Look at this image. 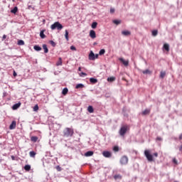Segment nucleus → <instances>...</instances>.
<instances>
[{
    "label": "nucleus",
    "instance_id": "obj_1",
    "mask_svg": "<svg viewBox=\"0 0 182 182\" xmlns=\"http://www.w3.org/2000/svg\"><path fill=\"white\" fill-rule=\"evenodd\" d=\"M75 131L72 128L67 127L63 130V137H72Z\"/></svg>",
    "mask_w": 182,
    "mask_h": 182
},
{
    "label": "nucleus",
    "instance_id": "obj_2",
    "mask_svg": "<svg viewBox=\"0 0 182 182\" xmlns=\"http://www.w3.org/2000/svg\"><path fill=\"white\" fill-rule=\"evenodd\" d=\"M129 130H130V127L129 125H122L119 129L120 136H124V134H126Z\"/></svg>",
    "mask_w": 182,
    "mask_h": 182
},
{
    "label": "nucleus",
    "instance_id": "obj_3",
    "mask_svg": "<svg viewBox=\"0 0 182 182\" xmlns=\"http://www.w3.org/2000/svg\"><path fill=\"white\" fill-rule=\"evenodd\" d=\"M50 28L52 31H55V29H58V31H62V29H63V26L58 21H56L50 26Z\"/></svg>",
    "mask_w": 182,
    "mask_h": 182
},
{
    "label": "nucleus",
    "instance_id": "obj_4",
    "mask_svg": "<svg viewBox=\"0 0 182 182\" xmlns=\"http://www.w3.org/2000/svg\"><path fill=\"white\" fill-rule=\"evenodd\" d=\"M144 156L146 157L148 161H154V159H153V155H151L150 150H145Z\"/></svg>",
    "mask_w": 182,
    "mask_h": 182
},
{
    "label": "nucleus",
    "instance_id": "obj_5",
    "mask_svg": "<svg viewBox=\"0 0 182 182\" xmlns=\"http://www.w3.org/2000/svg\"><path fill=\"white\" fill-rule=\"evenodd\" d=\"M119 163L122 166H126V164L129 163V157H127V156H122V158L120 159Z\"/></svg>",
    "mask_w": 182,
    "mask_h": 182
},
{
    "label": "nucleus",
    "instance_id": "obj_6",
    "mask_svg": "<svg viewBox=\"0 0 182 182\" xmlns=\"http://www.w3.org/2000/svg\"><path fill=\"white\" fill-rule=\"evenodd\" d=\"M119 60L120 63H122V65H124V66H125L126 68L129 66V60H124V58H119Z\"/></svg>",
    "mask_w": 182,
    "mask_h": 182
},
{
    "label": "nucleus",
    "instance_id": "obj_7",
    "mask_svg": "<svg viewBox=\"0 0 182 182\" xmlns=\"http://www.w3.org/2000/svg\"><path fill=\"white\" fill-rule=\"evenodd\" d=\"M10 130H14L16 129V121H12L11 124L9 126Z\"/></svg>",
    "mask_w": 182,
    "mask_h": 182
},
{
    "label": "nucleus",
    "instance_id": "obj_8",
    "mask_svg": "<svg viewBox=\"0 0 182 182\" xmlns=\"http://www.w3.org/2000/svg\"><path fill=\"white\" fill-rule=\"evenodd\" d=\"M102 155L104 156V157H107V158L112 157V153L107 151H103Z\"/></svg>",
    "mask_w": 182,
    "mask_h": 182
},
{
    "label": "nucleus",
    "instance_id": "obj_9",
    "mask_svg": "<svg viewBox=\"0 0 182 182\" xmlns=\"http://www.w3.org/2000/svg\"><path fill=\"white\" fill-rule=\"evenodd\" d=\"M90 36L92 38V39H95V38H96V32L95 30H91L90 31Z\"/></svg>",
    "mask_w": 182,
    "mask_h": 182
},
{
    "label": "nucleus",
    "instance_id": "obj_10",
    "mask_svg": "<svg viewBox=\"0 0 182 182\" xmlns=\"http://www.w3.org/2000/svg\"><path fill=\"white\" fill-rule=\"evenodd\" d=\"M88 59L90 60H95V53H93V51H90L88 56Z\"/></svg>",
    "mask_w": 182,
    "mask_h": 182
},
{
    "label": "nucleus",
    "instance_id": "obj_11",
    "mask_svg": "<svg viewBox=\"0 0 182 182\" xmlns=\"http://www.w3.org/2000/svg\"><path fill=\"white\" fill-rule=\"evenodd\" d=\"M122 35H124V36H130V35L132 34V33H130V31H122Z\"/></svg>",
    "mask_w": 182,
    "mask_h": 182
},
{
    "label": "nucleus",
    "instance_id": "obj_12",
    "mask_svg": "<svg viewBox=\"0 0 182 182\" xmlns=\"http://www.w3.org/2000/svg\"><path fill=\"white\" fill-rule=\"evenodd\" d=\"M40 37L41 38V39H45V38H46V36L45 35V30H42L40 32Z\"/></svg>",
    "mask_w": 182,
    "mask_h": 182
},
{
    "label": "nucleus",
    "instance_id": "obj_13",
    "mask_svg": "<svg viewBox=\"0 0 182 182\" xmlns=\"http://www.w3.org/2000/svg\"><path fill=\"white\" fill-rule=\"evenodd\" d=\"M18 107H21V102H18L13 105L12 109L13 110H16V109H18Z\"/></svg>",
    "mask_w": 182,
    "mask_h": 182
},
{
    "label": "nucleus",
    "instance_id": "obj_14",
    "mask_svg": "<svg viewBox=\"0 0 182 182\" xmlns=\"http://www.w3.org/2000/svg\"><path fill=\"white\" fill-rule=\"evenodd\" d=\"M90 82L92 85H95V84L97 83V79L91 77V78H90Z\"/></svg>",
    "mask_w": 182,
    "mask_h": 182
},
{
    "label": "nucleus",
    "instance_id": "obj_15",
    "mask_svg": "<svg viewBox=\"0 0 182 182\" xmlns=\"http://www.w3.org/2000/svg\"><path fill=\"white\" fill-rule=\"evenodd\" d=\"M68 92H69V90L68 89V87H65L63 90L62 95H63V96H66Z\"/></svg>",
    "mask_w": 182,
    "mask_h": 182
},
{
    "label": "nucleus",
    "instance_id": "obj_16",
    "mask_svg": "<svg viewBox=\"0 0 182 182\" xmlns=\"http://www.w3.org/2000/svg\"><path fill=\"white\" fill-rule=\"evenodd\" d=\"M85 156L86 157H90L91 156H93V151H87V152L85 154Z\"/></svg>",
    "mask_w": 182,
    "mask_h": 182
},
{
    "label": "nucleus",
    "instance_id": "obj_17",
    "mask_svg": "<svg viewBox=\"0 0 182 182\" xmlns=\"http://www.w3.org/2000/svg\"><path fill=\"white\" fill-rule=\"evenodd\" d=\"M87 112H89V113H93L95 112V109H93V107L90 105L87 107Z\"/></svg>",
    "mask_w": 182,
    "mask_h": 182
},
{
    "label": "nucleus",
    "instance_id": "obj_18",
    "mask_svg": "<svg viewBox=\"0 0 182 182\" xmlns=\"http://www.w3.org/2000/svg\"><path fill=\"white\" fill-rule=\"evenodd\" d=\"M146 114H150V109H146L144 112H142L143 116H146Z\"/></svg>",
    "mask_w": 182,
    "mask_h": 182
},
{
    "label": "nucleus",
    "instance_id": "obj_19",
    "mask_svg": "<svg viewBox=\"0 0 182 182\" xmlns=\"http://www.w3.org/2000/svg\"><path fill=\"white\" fill-rule=\"evenodd\" d=\"M91 28L92 29H96V28H97V22H96V21L92 22V23L91 25Z\"/></svg>",
    "mask_w": 182,
    "mask_h": 182
},
{
    "label": "nucleus",
    "instance_id": "obj_20",
    "mask_svg": "<svg viewBox=\"0 0 182 182\" xmlns=\"http://www.w3.org/2000/svg\"><path fill=\"white\" fill-rule=\"evenodd\" d=\"M142 73L144 75H151V71H150V70H145L142 71Z\"/></svg>",
    "mask_w": 182,
    "mask_h": 182
},
{
    "label": "nucleus",
    "instance_id": "obj_21",
    "mask_svg": "<svg viewBox=\"0 0 182 182\" xmlns=\"http://www.w3.org/2000/svg\"><path fill=\"white\" fill-rule=\"evenodd\" d=\"M29 156L30 157H33V159H35V156H36V152L31 151L29 152Z\"/></svg>",
    "mask_w": 182,
    "mask_h": 182
},
{
    "label": "nucleus",
    "instance_id": "obj_22",
    "mask_svg": "<svg viewBox=\"0 0 182 182\" xmlns=\"http://www.w3.org/2000/svg\"><path fill=\"white\" fill-rule=\"evenodd\" d=\"M56 66H62V58H59L56 63Z\"/></svg>",
    "mask_w": 182,
    "mask_h": 182
},
{
    "label": "nucleus",
    "instance_id": "obj_23",
    "mask_svg": "<svg viewBox=\"0 0 182 182\" xmlns=\"http://www.w3.org/2000/svg\"><path fill=\"white\" fill-rule=\"evenodd\" d=\"M85 87V85L83 84H77L75 86V89H83Z\"/></svg>",
    "mask_w": 182,
    "mask_h": 182
},
{
    "label": "nucleus",
    "instance_id": "obj_24",
    "mask_svg": "<svg viewBox=\"0 0 182 182\" xmlns=\"http://www.w3.org/2000/svg\"><path fill=\"white\" fill-rule=\"evenodd\" d=\"M18 12V6H15L13 9L11 10V14H16Z\"/></svg>",
    "mask_w": 182,
    "mask_h": 182
},
{
    "label": "nucleus",
    "instance_id": "obj_25",
    "mask_svg": "<svg viewBox=\"0 0 182 182\" xmlns=\"http://www.w3.org/2000/svg\"><path fill=\"white\" fill-rule=\"evenodd\" d=\"M17 45H18L19 46H22L25 45V42L23 40H18Z\"/></svg>",
    "mask_w": 182,
    "mask_h": 182
},
{
    "label": "nucleus",
    "instance_id": "obj_26",
    "mask_svg": "<svg viewBox=\"0 0 182 182\" xmlns=\"http://www.w3.org/2000/svg\"><path fill=\"white\" fill-rule=\"evenodd\" d=\"M38 136H31V140L33 142V143H36V141H38Z\"/></svg>",
    "mask_w": 182,
    "mask_h": 182
},
{
    "label": "nucleus",
    "instance_id": "obj_27",
    "mask_svg": "<svg viewBox=\"0 0 182 182\" xmlns=\"http://www.w3.org/2000/svg\"><path fill=\"white\" fill-rule=\"evenodd\" d=\"M122 176L120 174H117L114 176V180H122Z\"/></svg>",
    "mask_w": 182,
    "mask_h": 182
},
{
    "label": "nucleus",
    "instance_id": "obj_28",
    "mask_svg": "<svg viewBox=\"0 0 182 182\" xmlns=\"http://www.w3.org/2000/svg\"><path fill=\"white\" fill-rule=\"evenodd\" d=\"M164 52H166V53L170 50V47L168 46H164L163 47Z\"/></svg>",
    "mask_w": 182,
    "mask_h": 182
},
{
    "label": "nucleus",
    "instance_id": "obj_29",
    "mask_svg": "<svg viewBox=\"0 0 182 182\" xmlns=\"http://www.w3.org/2000/svg\"><path fill=\"white\" fill-rule=\"evenodd\" d=\"M165 76H166V72L161 71V73H160V77H161V79H164Z\"/></svg>",
    "mask_w": 182,
    "mask_h": 182
},
{
    "label": "nucleus",
    "instance_id": "obj_30",
    "mask_svg": "<svg viewBox=\"0 0 182 182\" xmlns=\"http://www.w3.org/2000/svg\"><path fill=\"white\" fill-rule=\"evenodd\" d=\"M65 38L66 41H69V31H68V30H65Z\"/></svg>",
    "mask_w": 182,
    "mask_h": 182
},
{
    "label": "nucleus",
    "instance_id": "obj_31",
    "mask_svg": "<svg viewBox=\"0 0 182 182\" xmlns=\"http://www.w3.org/2000/svg\"><path fill=\"white\" fill-rule=\"evenodd\" d=\"M24 170H26V171H31V165H26L24 166Z\"/></svg>",
    "mask_w": 182,
    "mask_h": 182
},
{
    "label": "nucleus",
    "instance_id": "obj_32",
    "mask_svg": "<svg viewBox=\"0 0 182 182\" xmlns=\"http://www.w3.org/2000/svg\"><path fill=\"white\" fill-rule=\"evenodd\" d=\"M158 33H159V31L157 30H154L152 31V36H157Z\"/></svg>",
    "mask_w": 182,
    "mask_h": 182
},
{
    "label": "nucleus",
    "instance_id": "obj_33",
    "mask_svg": "<svg viewBox=\"0 0 182 182\" xmlns=\"http://www.w3.org/2000/svg\"><path fill=\"white\" fill-rule=\"evenodd\" d=\"M120 150H122V148L117 146H114V151L115 153L117 152V151H120Z\"/></svg>",
    "mask_w": 182,
    "mask_h": 182
},
{
    "label": "nucleus",
    "instance_id": "obj_34",
    "mask_svg": "<svg viewBox=\"0 0 182 182\" xmlns=\"http://www.w3.org/2000/svg\"><path fill=\"white\" fill-rule=\"evenodd\" d=\"M122 23V20H114L115 25H120Z\"/></svg>",
    "mask_w": 182,
    "mask_h": 182
},
{
    "label": "nucleus",
    "instance_id": "obj_35",
    "mask_svg": "<svg viewBox=\"0 0 182 182\" xmlns=\"http://www.w3.org/2000/svg\"><path fill=\"white\" fill-rule=\"evenodd\" d=\"M105 52H106V51L105 50V49H102V50H100L99 55H100V56H102V55H105Z\"/></svg>",
    "mask_w": 182,
    "mask_h": 182
},
{
    "label": "nucleus",
    "instance_id": "obj_36",
    "mask_svg": "<svg viewBox=\"0 0 182 182\" xmlns=\"http://www.w3.org/2000/svg\"><path fill=\"white\" fill-rule=\"evenodd\" d=\"M38 110H39V106H38V105H36L33 107V111L38 112Z\"/></svg>",
    "mask_w": 182,
    "mask_h": 182
},
{
    "label": "nucleus",
    "instance_id": "obj_37",
    "mask_svg": "<svg viewBox=\"0 0 182 182\" xmlns=\"http://www.w3.org/2000/svg\"><path fill=\"white\" fill-rule=\"evenodd\" d=\"M34 49L37 51L42 50V48H41V46H34Z\"/></svg>",
    "mask_w": 182,
    "mask_h": 182
},
{
    "label": "nucleus",
    "instance_id": "obj_38",
    "mask_svg": "<svg viewBox=\"0 0 182 182\" xmlns=\"http://www.w3.org/2000/svg\"><path fill=\"white\" fill-rule=\"evenodd\" d=\"M108 82H114V77L107 78Z\"/></svg>",
    "mask_w": 182,
    "mask_h": 182
},
{
    "label": "nucleus",
    "instance_id": "obj_39",
    "mask_svg": "<svg viewBox=\"0 0 182 182\" xmlns=\"http://www.w3.org/2000/svg\"><path fill=\"white\" fill-rule=\"evenodd\" d=\"M43 50L45 53H48V52H49L47 46H43Z\"/></svg>",
    "mask_w": 182,
    "mask_h": 182
},
{
    "label": "nucleus",
    "instance_id": "obj_40",
    "mask_svg": "<svg viewBox=\"0 0 182 182\" xmlns=\"http://www.w3.org/2000/svg\"><path fill=\"white\" fill-rule=\"evenodd\" d=\"M49 43H50L52 46H56V43H54L53 41H49Z\"/></svg>",
    "mask_w": 182,
    "mask_h": 182
},
{
    "label": "nucleus",
    "instance_id": "obj_41",
    "mask_svg": "<svg viewBox=\"0 0 182 182\" xmlns=\"http://www.w3.org/2000/svg\"><path fill=\"white\" fill-rule=\"evenodd\" d=\"M161 140H163V138H161V136H157L156 137V141H161Z\"/></svg>",
    "mask_w": 182,
    "mask_h": 182
},
{
    "label": "nucleus",
    "instance_id": "obj_42",
    "mask_svg": "<svg viewBox=\"0 0 182 182\" xmlns=\"http://www.w3.org/2000/svg\"><path fill=\"white\" fill-rule=\"evenodd\" d=\"M80 76H87V74H86V73H81Z\"/></svg>",
    "mask_w": 182,
    "mask_h": 182
},
{
    "label": "nucleus",
    "instance_id": "obj_43",
    "mask_svg": "<svg viewBox=\"0 0 182 182\" xmlns=\"http://www.w3.org/2000/svg\"><path fill=\"white\" fill-rule=\"evenodd\" d=\"M173 163H174V164H177V159L176 158L173 159Z\"/></svg>",
    "mask_w": 182,
    "mask_h": 182
},
{
    "label": "nucleus",
    "instance_id": "obj_44",
    "mask_svg": "<svg viewBox=\"0 0 182 182\" xmlns=\"http://www.w3.org/2000/svg\"><path fill=\"white\" fill-rule=\"evenodd\" d=\"M6 35L4 34L1 38V41H5V39H6Z\"/></svg>",
    "mask_w": 182,
    "mask_h": 182
},
{
    "label": "nucleus",
    "instance_id": "obj_45",
    "mask_svg": "<svg viewBox=\"0 0 182 182\" xmlns=\"http://www.w3.org/2000/svg\"><path fill=\"white\" fill-rule=\"evenodd\" d=\"M70 49H71V50H76V47H75V46H71V47H70Z\"/></svg>",
    "mask_w": 182,
    "mask_h": 182
},
{
    "label": "nucleus",
    "instance_id": "obj_46",
    "mask_svg": "<svg viewBox=\"0 0 182 182\" xmlns=\"http://www.w3.org/2000/svg\"><path fill=\"white\" fill-rule=\"evenodd\" d=\"M99 58V54H95V60H96V59H98Z\"/></svg>",
    "mask_w": 182,
    "mask_h": 182
},
{
    "label": "nucleus",
    "instance_id": "obj_47",
    "mask_svg": "<svg viewBox=\"0 0 182 182\" xmlns=\"http://www.w3.org/2000/svg\"><path fill=\"white\" fill-rule=\"evenodd\" d=\"M154 157H159V154L157 152H155L154 154Z\"/></svg>",
    "mask_w": 182,
    "mask_h": 182
},
{
    "label": "nucleus",
    "instance_id": "obj_48",
    "mask_svg": "<svg viewBox=\"0 0 182 182\" xmlns=\"http://www.w3.org/2000/svg\"><path fill=\"white\" fill-rule=\"evenodd\" d=\"M114 12V9H110V14H113Z\"/></svg>",
    "mask_w": 182,
    "mask_h": 182
},
{
    "label": "nucleus",
    "instance_id": "obj_49",
    "mask_svg": "<svg viewBox=\"0 0 182 182\" xmlns=\"http://www.w3.org/2000/svg\"><path fill=\"white\" fill-rule=\"evenodd\" d=\"M17 75L16 72L14 71L13 76L16 77Z\"/></svg>",
    "mask_w": 182,
    "mask_h": 182
},
{
    "label": "nucleus",
    "instance_id": "obj_50",
    "mask_svg": "<svg viewBox=\"0 0 182 182\" xmlns=\"http://www.w3.org/2000/svg\"><path fill=\"white\" fill-rule=\"evenodd\" d=\"M11 159H12V160H16V159L15 158L14 156H11Z\"/></svg>",
    "mask_w": 182,
    "mask_h": 182
},
{
    "label": "nucleus",
    "instance_id": "obj_51",
    "mask_svg": "<svg viewBox=\"0 0 182 182\" xmlns=\"http://www.w3.org/2000/svg\"><path fill=\"white\" fill-rule=\"evenodd\" d=\"M179 140H182V134L179 136Z\"/></svg>",
    "mask_w": 182,
    "mask_h": 182
},
{
    "label": "nucleus",
    "instance_id": "obj_52",
    "mask_svg": "<svg viewBox=\"0 0 182 182\" xmlns=\"http://www.w3.org/2000/svg\"><path fill=\"white\" fill-rule=\"evenodd\" d=\"M78 70H79V72H81L82 71V68H78Z\"/></svg>",
    "mask_w": 182,
    "mask_h": 182
},
{
    "label": "nucleus",
    "instance_id": "obj_53",
    "mask_svg": "<svg viewBox=\"0 0 182 182\" xmlns=\"http://www.w3.org/2000/svg\"><path fill=\"white\" fill-rule=\"evenodd\" d=\"M180 151H182V145L179 148Z\"/></svg>",
    "mask_w": 182,
    "mask_h": 182
},
{
    "label": "nucleus",
    "instance_id": "obj_54",
    "mask_svg": "<svg viewBox=\"0 0 182 182\" xmlns=\"http://www.w3.org/2000/svg\"><path fill=\"white\" fill-rule=\"evenodd\" d=\"M164 46H168V43H164Z\"/></svg>",
    "mask_w": 182,
    "mask_h": 182
},
{
    "label": "nucleus",
    "instance_id": "obj_55",
    "mask_svg": "<svg viewBox=\"0 0 182 182\" xmlns=\"http://www.w3.org/2000/svg\"><path fill=\"white\" fill-rule=\"evenodd\" d=\"M112 23H114V20H112Z\"/></svg>",
    "mask_w": 182,
    "mask_h": 182
},
{
    "label": "nucleus",
    "instance_id": "obj_56",
    "mask_svg": "<svg viewBox=\"0 0 182 182\" xmlns=\"http://www.w3.org/2000/svg\"><path fill=\"white\" fill-rule=\"evenodd\" d=\"M43 46H46V44H43Z\"/></svg>",
    "mask_w": 182,
    "mask_h": 182
},
{
    "label": "nucleus",
    "instance_id": "obj_57",
    "mask_svg": "<svg viewBox=\"0 0 182 182\" xmlns=\"http://www.w3.org/2000/svg\"><path fill=\"white\" fill-rule=\"evenodd\" d=\"M112 150H114V146L112 147Z\"/></svg>",
    "mask_w": 182,
    "mask_h": 182
},
{
    "label": "nucleus",
    "instance_id": "obj_58",
    "mask_svg": "<svg viewBox=\"0 0 182 182\" xmlns=\"http://www.w3.org/2000/svg\"><path fill=\"white\" fill-rule=\"evenodd\" d=\"M94 45H96V43H94Z\"/></svg>",
    "mask_w": 182,
    "mask_h": 182
}]
</instances>
